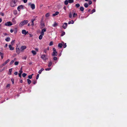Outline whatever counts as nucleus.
Segmentation results:
<instances>
[{"label": "nucleus", "mask_w": 127, "mask_h": 127, "mask_svg": "<svg viewBox=\"0 0 127 127\" xmlns=\"http://www.w3.org/2000/svg\"><path fill=\"white\" fill-rule=\"evenodd\" d=\"M41 58L44 60H46L48 58L46 57V55H43L41 56Z\"/></svg>", "instance_id": "5"}, {"label": "nucleus", "mask_w": 127, "mask_h": 127, "mask_svg": "<svg viewBox=\"0 0 127 127\" xmlns=\"http://www.w3.org/2000/svg\"><path fill=\"white\" fill-rule=\"evenodd\" d=\"M17 1V0H13L10 3V6L12 7H13L16 6V3Z\"/></svg>", "instance_id": "2"}, {"label": "nucleus", "mask_w": 127, "mask_h": 127, "mask_svg": "<svg viewBox=\"0 0 127 127\" xmlns=\"http://www.w3.org/2000/svg\"><path fill=\"white\" fill-rule=\"evenodd\" d=\"M19 73L22 74V73L23 72L22 70H20L19 71Z\"/></svg>", "instance_id": "48"}, {"label": "nucleus", "mask_w": 127, "mask_h": 127, "mask_svg": "<svg viewBox=\"0 0 127 127\" xmlns=\"http://www.w3.org/2000/svg\"><path fill=\"white\" fill-rule=\"evenodd\" d=\"M80 6V5L79 3H77L75 5V6L77 8H78Z\"/></svg>", "instance_id": "29"}, {"label": "nucleus", "mask_w": 127, "mask_h": 127, "mask_svg": "<svg viewBox=\"0 0 127 127\" xmlns=\"http://www.w3.org/2000/svg\"><path fill=\"white\" fill-rule=\"evenodd\" d=\"M26 47L25 46H21L20 48V51L21 52L23 51V50L26 49Z\"/></svg>", "instance_id": "6"}, {"label": "nucleus", "mask_w": 127, "mask_h": 127, "mask_svg": "<svg viewBox=\"0 0 127 127\" xmlns=\"http://www.w3.org/2000/svg\"><path fill=\"white\" fill-rule=\"evenodd\" d=\"M53 52L52 54V56H56L57 55V52L56 51V49L54 48H53Z\"/></svg>", "instance_id": "3"}, {"label": "nucleus", "mask_w": 127, "mask_h": 127, "mask_svg": "<svg viewBox=\"0 0 127 127\" xmlns=\"http://www.w3.org/2000/svg\"><path fill=\"white\" fill-rule=\"evenodd\" d=\"M68 3V0H65L64 2V4L65 5H67Z\"/></svg>", "instance_id": "20"}, {"label": "nucleus", "mask_w": 127, "mask_h": 127, "mask_svg": "<svg viewBox=\"0 0 127 127\" xmlns=\"http://www.w3.org/2000/svg\"><path fill=\"white\" fill-rule=\"evenodd\" d=\"M21 73H19L18 74L19 76L20 77H21Z\"/></svg>", "instance_id": "59"}, {"label": "nucleus", "mask_w": 127, "mask_h": 127, "mask_svg": "<svg viewBox=\"0 0 127 127\" xmlns=\"http://www.w3.org/2000/svg\"><path fill=\"white\" fill-rule=\"evenodd\" d=\"M95 9H93L92 10V12L91 13V14H92L93 13L95 12Z\"/></svg>", "instance_id": "43"}, {"label": "nucleus", "mask_w": 127, "mask_h": 127, "mask_svg": "<svg viewBox=\"0 0 127 127\" xmlns=\"http://www.w3.org/2000/svg\"><path fill=\"white\" fill-rule=\"evenodd\" d=\"M51 69V68H46L45 69V70L46 71L49 70Z\"/></svg>", "instance_id": "45"}, {"label": "nucleus", "mask_w": 127, "mask_h": 127, "mask_svg": "<svg viewBox=\"0 0 127 127\" xmlns=\"http://www.w3.org/2000/svg\"><path fill=\"white\" fill-rule=\"evenodd\" d=\"M36 83V81H33V84H35Z\"/></svg>", "instance_id": "58"}, {"label": "nucleus", "mask_w": 127, "mask_h": 127, "mask_svg": "<svg viewBox=\"0 0 127 127\" xmlns=\"http://www.w3.org/2000/svg\"><path fill=\"white\" fill-rule=\"evenodd\" d=\"M14 14L15 15H16L17 14V10H14L13 11Z\"/></svg>", "instance_id": "33"}, {"label": "nucleus", "mask_w": 127, "mask_h": 127, "mask_svg": "<svg viewBox=\"0 0 127 127\" xmlns=\"http://www.w3.org/2000/svg\"><path fill=\"white\" fill-rule=\"evenodd\" d=\"M77 15V13L74 12H73V17H75Z\"/></svg>", "instance_id": "15"}, {"label": "nucleus", "mask_w": 127, "mask_h": 127, "mask_svg": "<svg viewBox=\"0 0 127 127\" xmlns=\"http://www.w3.org/2000/svg\"><path fill=\"white\" fill-rule=\"evenodd\" d=\"M63 44L64 48H65L66 47V43H65L64 44V43L63 42Z\"/></svg>", "instance_id": "35"}, {"label": "nucleus", "mask_w": 127, "mask_h": 127, "mask_svg": "<svg viewBox=\"0 0 127 127\" xmlns=\"http://www.w3.org/2000/svg\"><path fill=\"white\" fill-rule=\"evenodd\" d=\"M44 35V32H41V35H42V36H43V35Z\"/></svg>", "instance_id": "47"}, {"label": "nucleus", "mask_w": 127, "mask_h": 127, "mask_svg": "<svg viewBox=\"0 0 127 127\" xmlns=\"http://www.w3.org/2000/svg\"><path fill=\"white\" fill-rule=\"evenodd\" d=\"M23 6L22 5L19 6L17 7V9L19 11H20V9L23 8Z\"/></svg>", "instance_id": "8"}, {"label": "nucleus", "mask_w": 127, "mask_h": 127, "mask_svg": "<svg viewBox=\"0 0 127 127\" xmlns=\"http://www.w3.org/2000/svg\"><path fill=\"white\" fill-rule=\"evenodd\" d=\"M52 62H49L48 64V66L49 67H50L52 65Z\"/></svg>", "instance_id": "26"}, {"label": "nucleus", "mask_w": 127, "mask_h": 127, "mask_svg": "<svg viewBox=\"0 0 127 127\" xmlns=\"http://www.w3.org/2000/svg\"><path fill=\"white\" fill-rule=\"evenodd\" d=\"M10 86V85L9 84H8L7 85V86H6V87L7 88V87H9Z\"/></svg>", "instance_id": "60"}, {"label": "nucleus", "mask_w": 127, "mask_h": 127, "mask_svg": "<svg viewBox=\"0 0 127 127\" xmlns=\"http://www.w3.org/2000/svg\"><path fill=\"white\" fill-rule=\"evenodd\" d=\"M53 43L52 41H51L50 42L49 44V45L51 46L53 45Z\"/></svg>", "instance_id": "39"}, {"label": "nucleus", "mask_w": 127, "mask_h": 127, "mask_svg": "<svg viewBox=\"0 0 127 127\" xmlns=\"http://www.w3.org/2000/svg\"><path fill=\"white\" fill-rule=\"evenodd\" d=\"M84 6L85 7H87L88 6V4L87 3H86L84 4Z\"/></svg>", "instance_id": "30"}, {"label": "nucleus", "mask_w": 127, "mask_h": 127, "mask_svg": "<svg viewBox=\"0 0 127 127\" xmlns=\"http://www.w3.org/2000/svg\"><path fill=\"white\" fill-rule=\"evenodd\" d=\"M39 74H38L37 75L36 77V79H38L39 77Z\"/></svg>", "instance_id": "50"}, {"label": "nucleus", "mask_w": 127, "mask_h": 127, "mask_svg": "<svg viewBox=\"0 0 127 127\" xmlns=\"http://www.w3.org/2000/svg\"><path fill=\"white\" fill-rule=\"evenodd\" d=\"M46 31V29H43L42 30V32H45Z\"/></svg>", "instance_id": "44"}, {"label": "nucleus", "mask_w": 127, "mask_h": 127, "mask_svg": "<svg viewBox=\"0 0 127 127\" xmlns=\"http://www.w3.org/2000/svg\"><path fill=\"white\" fill-rule=\"evenodd\" d=\"M42 72V71H41V70H39V71H38V73H39V74H41V72Z\"/></svg>", "instance_id": "63"}, {"label": "nucleus", "mask_w": 127, "mask_h": 127, "mask_svg": "<svg viewBox=\"0 0 127 127\" xmlns=\"http://www.w3.org/2000/svg\"><path fill=\"white\" fill-rule=\"evenodd\" d=\"M15 40H13L11 42V44L12 45H13V44L14 43Z\"/></svg>", "instance_id": "40"}, {"label": "nucleus", "mask_w": 127, "mask_h": 127, "mask_svg": "<svg viewBox=\"0 0 127 127\" xmlns=\"http://www.w3.org/2000/svg\"><path fill=\"white\" fill-rule=\"evenodd\" d=\"M12 82V83L14 84V79H11Z\"/></svg>", "instance_id": "53"}, {"label": "nucleus", "mask_w": 127, "mask_h": 127, "mask_svg": "<svg viewBox=\"0 0 127 127\" xmlns=\"http://www.w3.org/2000/svg\"><path fill=\"white\" fill-rule=\"evenodd\" d=\"M27 57L26 56H24L23 58V59L25 60H26L27 59Z\"/></svg>", "instance_id": "52"}, {"label": "nucleus", "mask_w": 127, "mask_h": 127, "mask_svg": "<svg viewBox=\"0 0 127 127\" xmlns=\"http://www.w3.org/2000/svg\"><path fill=\"white\" fill-rule=\"evenodd\" d=\"M58 26V24L57 23L55 22L54 24L53 25V26L54 27H57Z\"/></svg>", "instance_id": "27"}, {"label": "nucleus", "mask_w": 127, "mask_h": 127, "mask_svg": "<svg viewBox=\"0 0 127 127\" xmlns=\"http://www.w3.org/2000/svg\"><path fill=\"white\" fill-rule=\"evenodd\" d=\"M18 74V72H15L14 73V74L15 75H17Z\"/></svg>", "instance_id": "56"}, {"label": "nucleus", "mask_w": 127, "mask_h": 127, "mask_svg": "<svg viewBox=\"0 0 127 127\" xmlns=\"http://www.w3.org/2000/svg\"><path fill=\"white\" fill-rule=\"evenodd\" d=\"M57 58L56 57H54L53 58V59L55 61L56 60H57Z\"/></svg>", "instance_id": "46"}, {"label": "nucleus", "mask_w": 127, "mask_h": 127, "mask_svg": "<svg viewBox=\"0 0 127 127\" xmlns=\"http://www.w3.org/2000/svg\"><path fill=\"white\" fill-rule=\"evenodd\" d=\"M41 26L43 27H44V23H41Z\"/></svg>", "instance_id": "57"}, {"label": "nucleus", "mask_w": 127, "mask_h": 127, "mask_svg": "<svg viewBox=\"0 0 127 127\" xmlns=\"http://www.w3.org/2000/svg\"><path fill=\"white\" fill-rule=\"evenodd\" d=\"M80 9L81 11H84V9L83 7L81 6L80 7Z\"/></svg>", "instance_id": "25"}, {"label": "nucleus", "mask_w": 127, "mask_h": 127, "mask_svg": "<svg viewBox=\"0 0 127 127\" xmlns=\"http://www.w3.org/2000/svg\"><path fill=\"white\" fill-rule=\"evenodd\" d=\"M67 26V24L66 23H65L63 24V27L64 29H65L66 28Z\"/></svg>", "instance_id": "11"}, {"label": "nucleus", "mask_w": 127, "mask_h": 127, "mask_svg": "<svg viewBox=\"0 0 127 127\" xmlns=\"http://www.w3.org/2000/svg\"><path fill=\"white\" fill-rule=\"evenodd\" d=\"M42 35H40L39 36V39L41 40L42 38Z\"/></svg>", "instance_id": "36"}, {"label": "nucleus", "mask_w": 127, "mask_h": 127, "mask_svg": "<svg viewBox=\"0 0 127 127\" xmlns=\"http://www.w3.org/2000/svg\"><path fill=\"white\" fill-rule=\"evenodd\" d=\"M16 52L18 54H19L20 53V50L19 48H16Z\"/></svg>", "instance_id": "12"}, {"label": "nucleus", "mask_w": 127, "mask_h": 127, "mask_svg": "<svg viewBox=\"0 0 127 127\" xmlns=\"http://www.w3.org/2000/svg\"><path fill=\"white\" fill-rule=\"evenodd\" d=\"M14 62V61L13 60H12L10 63V64H12Z\"/></svg>", "instance_id": "42"}, {"label": "nucleus", "mask_w": 127, "mask_h": 127, "mask_svg": "<svg viewBox=\"0 0 127 127\" xmlns=\"http://www.w3.org/2000/svg\"><path fill=\"white\" fill-rule=\"evenodd\" d=\"M63 45V44L62 43H60L58 45V46L60 48H61L62 47V45Z\"/></svg>", "instance_id": "19"}, {"label": "nucleus", "mask_w": 127, "mask_h": 127, "mask_svg": "<svg viewBox=\"0 0 127 127\" xmlns=\"http://www.w3.org/2000/svg\"><path fill=\"white\" fill-rule=\"evenodd\" d=\"M27 75V74L25 73H23L22 74V76L23 77H25Z\"/></svg>", "instance_id": "34"}, {"label": "nucleus", "mask_w": 127, "mask_h": 127, "mask_svg": "<svg viewBox=\"0 0 127 127\" xmlns=\"http://www.w3.org/2000/svg\"><path fill=\"white\" fill-rule=\"evenodd\" d=\"M12 21L13 23V24H15L16 23V21L14 18H13L12 20Z\"/></svg>", "instance_id": "16"}, {"label": "nucleus", "mask_w": 127, "mask_h": 127, "mask_svg": "<svg viewBox=\"0 0 127 127\" xmlns=\"http://www.w3.org/2000/svg\"><path fill=\"white\" fill-rule=\"evenodd\" d=\"M0 15L2 16H4V14L3 13H0Z\"/></svg>", "instance_id": "55"}, {"label": "nucleus", "mask_w": 127, "mask_h": 127, "mask_svg": "<svg viewBox=\"0 0 127 127\" xmlns=\"http://www.w3.org/2000/svg\"><path fill=\"white\" fill-rule=\"evenodd\" d=\"M50 15V14L49 13H46L45 15V17H48Z\"/></svg>", "instance_id": "32"}, {"label": "nucleus", "mask_w": 127, "mask_h": 127, "mask_svg": "<svg viewBox=\"0 0 127 127\" xmlns=\"http://www.w3.org/2000/svg\"><path fill=\"white\" fill-rule=\"evenodd\" d=\"M27 81L28 83V84H31V81L29 79H27Z\"/></svg>", "instance_id": "23"}, {"label": "nucleus", "mask_w": 127, "mask_h": 127, "mask_svg": "<svg viewBox=\"0 0 127 127\" xmlns=\"http://www.w3.org/2000/svg\"><path fill=\"white\" fill-rule=\"evenodd\" d=\"M12 71V68H10V69L9 70V74L10 75L11 74V72Z\"/></svg>", "instance_id": "21"}, {"label": "nucleus", "mask_w": 127, "mask_h": 127, "mask_svg": "<svg viewBox=\"0 0 127 127\" xmlns=\"http://www.w3.org/2000/svg\"><path fill=\"white\" fill-rule=\"evenodd\" d=\"M9 61V59H8L4 63L2 64L3 66H4Z\"/></svg>", "instance_id": "10"}, {"label": "nucleus", "mask_w": 127, "mask_h": 127, "mask_svg": "<svg viewBox=\"0 0 127 127\" xmlns=\"http://www.w3.org/2000/svg\"><path fill=\"white\" fill-rule=\"evenodd\" d=\"M74 21L73 20H71L70 21H69L68 23V24H73L74 23Z\"/></svg>", "instance_id": "24"}, {"label": "nucleus", "mask_w": 127, "mask_h": 127, "mask_svg": "<svg viewBox=\"0 0 127 127\" xmlns=\"http://www.w3.org/2000/svg\"><path fill=\"white\" fill-rule=\"evenodd\" d=\"M9 47L10 50H13L14 49V48L13 47H12L11 45H9Z\"/></svg>", "instance_id": "13"}, {"label": "nucleus", "mask_w": 127, "mask_h": 127, "mask_svg": "<svg viewBox=\"0 0 127 127\" xmlns=\"http://www.w3.org/2000/svg\"><path fill=\"white\" fill-rule=\"evenodd\" d=\"M1 59H2L3 58V54L2 55H1Z\"/></svg>", "instance_id": "61"}, {"label": "nucleus", "mask_w": 127, "mask_h": 127, "mask_svg": "<svg viewBox=\"0 0 127 127\" xmlns=\"http://www.w3.org/2000/svg\"><path fill=\"white\" fill-rule=\"evenodd\" d=\"M49 50V48L48 47L47 48L45 49H44V52L45 53H46L47 52V51H48Z\"/></svg>", "instance_id": "17"}, {"label": "nucleus", "mask_w": 127, "mask_h": 127, "mask_svg": "<svg viewBox=\"0 0 127 127\" xmlns=\"http://www.w3.org/2000/svg\"><path fill=\"white\" fill-rule=\"evenodd\" d=\"M5 40L7 41H9L10 40V38L9 37H8L7 38L5 39Z\"/></svg>", "instance_id": "28"}, {"label": "nucleus", "mask_w": 127, "mask_h": 127, "mask_svg": "<svg viewBox=\"0 0 127 127\" xmlns=\"http://www.w3.org/2000/svg\"><path fill=\"white\" fill-rule=\"evenodd\" d=\"M59 12H58V11H56L55 13V14H53V16H55L56 15H58L59 14Z\"/></svg>", "instance_id": "14"}, {"label": "nucleus", "mask_w": 127, "mask_h": 127, "mask_svg": "<svg viewBox=\"0 0 127 127\" xmlns=\"http://www.w3.org/2000/svg\"><path fill=\"white\" fill-rule=\"evenodd\" d=\"M35 20L34 19H32L31 20V21L32 22V26H33L34 25V24L33 22Z\"/></svg>", "instance_id": "18"}, {"label": "nucleus", "mask_w": 127, "mask_h": 127, "mask_svg": "<svg viewBox=\"0 0 127 127\" xmlns=\"http://www.w3.org/2000/svg\"><path fill=\"white\" fill-rule=\"evenodd\" d=\"M32 77V75H30L28 76V78L29 79H31Z\"/></svg>", "instance_id": "49"}, {"label": "nucleus", "mask_w": 127, "mask_h": 127, "mask_svg": "<svg viewBox=\"0 0 127 127\" xmlns=\"http://www.w3.org/2000/svg\"><path fill=\"white\" fill-rule=\"evenodd\" d=\"M19 64V62H16L14 63V64L15 65H17Z\"/></svg>", "instance_id": "37"}, {"label": "nucleus", "mask_w": 127, "mask_h": 127, "mask_svg": "<svg viewBox=\"0 0 127 127\" xmlns=\"http://www.w3.org/2000/svg\"><path fill=\"white\" fill-rule=\"evenodd\" d=\"M27 0H23V2L24 3H26L27 2Z\"/></svg>", "instance_id": "54"}, {"label": "nucleus", "mask_w": 127, "mask_h": 127, "mask_svg": "<svg viewBox=\"0 0 127 127\" xmlns=\"http://www.w3.org/2000/svg\"><path fill=\"white\" fill-rule=\"evenodd\" d=\"M28 22V20H24L20 23L19 26L21 27H22L24 25L27 24Z\"/></svg>", "instance_id": "1"}, {"label": "nucleus", "mask_w": 127, "mask_h": 127, "mask_svg": "<svg viewBox=\"0 0 127 127\" xmlns=\"http://www.w3.org/2000/svg\"><path fill=\"white\" fill-rule=\"evenodd\" d=\"M12 25V24L10 21H8L5 24V25L6 26H10Z\"/></svg>", "instance_id": "4"}, {"label": "nucleus", "mask_w": 127, "mask_h": 127, "mask_svg": "<svg viewBox=\"0 0 127 127\" xmlns=\"http://www.w3.org/2000/svg\"><path fill=\"white\" fill-rule=\"evenodd\" d=\"M65 34V32H63L62 33V34L61 35V36H63Z\"/></svg>", "instance_id": "51"}, {"label": "nucleus", "mask_w": 127, "mask_h": 127, "mask_svg": "<svg viewBox=\"0 0 127 127\" xmlns=\"http://www.w3.org/2000/svg\"><path fill=\"white\" fill-rule=\"evenodd\" d=\"M68 2L70 3H73L74 1L73 0H68Z\"/></svg>", "instance_id": "31"}, {"label": "nucleus", "mask_w": 127, "mask_h": 127, "mask_svg": "<svg viewBox=\"0 0 127 127\" xmlns=\"http://www.w3.org/2000/svg\"><path fill=\"white\" fill-rule=\"evenodd\" d=\"M32 52L33 54V55H35L36 54V52L34 51H32Z\"/></svg>", "instance_id": "22"}, {"label": "nucleus", "mask_w": 127, "mask_h": 127, "mask_svg": "<svg viewBox=\"0 0 127 127\" xmlns=\"http://www.w3.org/2000/svg\"><path fill=\"white\" fill-rule=\"evenodd\" d=\"M22 33L23 34H24L26 35L28 33V31L26 32V30H22Z\"/></svg>", "instance_id": "7"}, {"label": "nucleus", "mask_w": 127, "mask_h": 127, "mask_svg": "<svg viewBox=\"0 0 127 127\" xmlns=\"http://www.w3.org/2000/svg\"><path fill=\"white\" fill-rule=\"evenodd\" d=\"M29 5H31V8L32 9H35V5L34 4H31V3H30L29 4Z\"/></svg>", "instance_id": "9"}, {"label": "nucleus", "mask_w": 127, "mask_h": 127, "mask_svg": "<svg viewBox=\"0 0 127 127\" xmlns=\"http://www.w3.org/2000/svg\"><path fill=\"white\" fill-rule=\"evenodd\" d=\"M72 17V14L71 13H70L69 15V17L70 18H71Z\"/></svg>", "instance_id": "41"}, {"label": "nucleus", "mask_w": 127, "mask_h": 127, "mask_svg": "<svg viewBox=\"0 0 127 127\" xmlns=\"http://www.w3.org/2000/svg\"><path fill=\"white\" fill-rule=\"evenodd\" d=\"M92 1L91 0H89V4L90 5L91 4H92Z\"/></svg>", "instance_id": "38"}, {"label": "nucleus", "mask_w": 127, "mask_h": 127, "mask_svg": "<svg viewBox=\"0 0 127 127\" xmlns=\"http://www.w3.org/2000/svg\"><path fill=\"white\" fill-rule=\"evenodd\" d=\"M10 31L12 33L13 32V30L12 29H11Z\"/></svg>", "instance_id": "62"}, {"label": "nucleus", "mask_w": 127, "mask_h": 127, "mask_svg": "<svg viewBox=\"0 0 127 127\" xmlns=\"http://www.w3.org/2000/svg\"><path fill=\"white\" fill-rule=\"evenodd\" d=\"M32 64V62H31L29 63V65H31Z\"/></svg>", "instance_id": "64"}]
</instances>
